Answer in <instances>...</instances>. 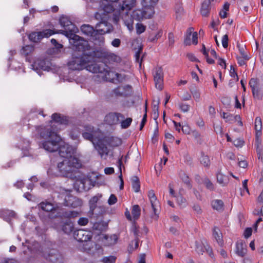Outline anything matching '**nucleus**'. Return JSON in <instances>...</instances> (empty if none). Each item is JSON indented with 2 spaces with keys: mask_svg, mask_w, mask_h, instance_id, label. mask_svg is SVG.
Returning a JSON list of instances; mask_svg holds the SVG:
<instances>
[{
  "mask_svg": "<svg viewBox=\"0 0 263 263\" xmlns=\"http://www.w3.org/2000/svg\"><path fill=\"white\" fill-rule=\"evenodd\" d=\"M70 43L73 45L74 51L71 60L67 63L69 69L81 70L86 68L92 73H109L106 65L104 63H92L96 59H104L107 55V50L103 48H92L88 42L78 35L71 34Z\"/></svg>",
  "mask_w": 263,
  "mask_h": 263,
  "instance_id": "obj_1",
  "label": "nucleus"
},
{
  "mask_svg": "<svg viewBox=\"0 0 263 263\" xmlns=\"http://www.w3.org/2000/svg\"><path fill=\"white\" fill-rule=\"evenodd\" d=\"M35 128L40 137L47 140L40 144V147L49 152L59 151V154L65 159H72L77 158L74 155L76 149L72 146L65 143L61 138L57 134L53 126L43 127L36 126Z\"/></svg>",
  "mask_w": 263,
  "mask_h": 263,
  "instance_id": "obj_2",
  "label": "nucleus"
},
{
  "mask_svg": "<svg viewBox=\"0 0 263 263\" xmlns=\"http://www.w3.org/2000/svg\"><path fill=\"white\" fill-rule=\"evenodd\" d=\"M136 3V0H101L100 7L107 14L114 12L112 21L117 24L120 20L121 12L130 10Z\"/></svg>",
  "mask_w": 263,
  "mask_h": 263,
  "instance_id": "obj_3",
  "label": "nucleus"
},
{
  "mask_svg": "<svg viewBox=\"0 0 263 263\" xmlns=\"http://www.w3.org/2000/svg\"><path fill=\"white\" fill-rule=\"evenodd\" d=\"M60 24L65 28L66 30L69 31V33L62 30H54L50 29H44L41 31H32L28 35L29 40L34 43H39L44 38H48L51 35L55 33H61L66 35L70 39L72 32V28L70 26H74L73 24L69 18L64 15L60 17L59 20Z\"/></svg>",
  "mask_w": 263,
  "mask_h": 263,
  "instance_id": "obj_4",
  "label": "nucleus"
},
{
  "mask_svg": "<svg viewBox=\"0 0 263 263\" xmlns=\"http://www.w3.org/2000/svg\"><path fill=\"white\" fill-rule=\"evenodd\" d=\"M81 165L78 158H73L72 159H64L58 163L57 167L63 176L76 179L78 177V168Z\"/></svg>",
  "mask_w": 263,
  "mask_h": 263,
  "instance_id": "obj_5",
  "label": "nucleus"
},
{
  "mask_svg": "<svg viewBox=\"0 0 263 263\" xmlns=\"http://www.w3.org/2000/svg\"><path fill=\"white\" fill-rule=\"evenodd\" d=\"M80 213L75 211H70L61 207L56 206L54 211L49 214V217L51 219L60 218H74L78 217Z\"/></svg>",
  "mask_w": 263,
  "mask_h": 263,
  "instance_id": "obj_6",
  "label": "nucleus"
},
{
  "mask_svg": "<svg viewBox=\"0 0 263 263\" xmlns=\"http://www.w3.org/2000/svg\"><path fill=\"white\" fill-rule=\"evenodd\" d=\"M106 24V27L107 28L106 29L104 28H98V29H96L90 37V39L92 40L96 45H98L100 46H103L104 44L105 39L103 36V34L105 33H110L114 29V27L112 24H108L105 23Z\"/></svg>",
  "mask_w": 263,
  "mask_h": 263,
  "instance_id": "obj_7",
  "label": "nucleus"
},
{
  "mask_svg": "<svg viewBox=\"0 0 263 263\" xmlns=\"http://www.w3.org/2000/svg\"><path fill=\"white\" fill-rule=\"evenodd\" d=\"M152 9H148L145 6H143L142 9H136L132 11L130 16H129L133 21H141L144 19H149L154 15Z\"/></svg>",
  "mask_w": 263,
  "mask_h": 263,
  "instance_id": "obj_8",
  "label": "nucleus"
},
{
  "mask_svg": "<svg viewBox=\"0 0 263 263\" xmlns=\"http://www.w3.org/2000/svg\"><path fill=\"white\" fill-rule=\"evenodd\" d=\"M253 96L255 99L261 100L263 95V89L257 78H251L249 81Z\"/></svg>",
  "mask_w": 263,
  "mask_h": 263,
  "instance_id": "obj_9",
  "label": "nucleus"
},
{
  "mask_svg": "<svg viewBox=\"0 0 263 263\" xmlns=\"http://www.w3.org/2000/svg\"><path fill=\"white\" fill-rule=\"evenodd\" d=\"M51 65L52 64L51 62L47 59H38L32 64L33 69L40 75H41V73H40L41 70L49 71L51 69Z\"/></svg>",
  "mask_w": 263,
  "mask_h": 263,
  "instance_id": "obj_10",
  "label": "nucleus"
},
{
  "mask_svg": "<svg viewBox=\"0 0 263 263\" xmlns=\"http://www.w3.org/2000/svg\"><path fill=\"white\" fill-rule=\"evenodd\" d=\"M74 238L79 242H83L90 241L92 237V233L90 231L80 229L74 231Z\"/></svg>",
  "mask_w": 263,
  "mask_h": 263,
  "instance_id": "obj_11",
  "label": "nucleus"
},
{
  "mask_svg": "<svg viewBox=\"0 0 263 263\" xmlns=\"http://www.w3.org/2000/svg\"><path fill=\"white\" fill-rule=\"evenodd\" d=\"M124 119V116L119 112H111L105 116L104 121L109 125H115L119 123L120 119Z\"/></svg>",
  "mask_w": 263,
  "mask_h": 263,
  "instance_id": "obj_12",
  "label": "nucleus"
},
{
  "mask_svg": "<svg viewBox=\"0 0 263 263\" xmlns=\"http://www.w3.org/2000/svg\"><path fill=\"white\" fill-rule=\"evenodd\" d=\"M63 204L66 206L76 208L81 206L82 201L76 196H73L70 194L65 195Z\"/></svg>",
  "mask_w": 263,
  "mask_h": 263,
  "instance_id": "obj_13",
  "label": "nucleus"
},
{
  "mask_svg": "<svg viewBox=\"0 0 263 263\" xmlns=\"http://www.w3.org/2000/svg\"><path fill=\"white\" fill-rule=\"evenodd\" d=\"M156 87L160 90L163 88V72L161 67H156L154 74Z\"/></svg>",
  "mask_w": 263,
  "mask_h": 263,
  "instance_id": "obj_14",
  "label": "nucleus"
},
{
  "mask_svg": "<svg viewBox=\"0 0 263 263\" xmlns=\"http://www.w3.org/2000/svg\"><path fill=\"white\" fill-rule=\"evenodd\" d=\"M93 145L102 158L104 155L107 156L108 155L109 149L104 143V139L98 138L95 144H93Z\"/></svg>",
  "mask_w": 263,
  "mask_h": 263,
  "instance_id": "obj_15",
  "label": "nucleus"
},
{
  "mask_svg": "<svg viewBox=\"0 0 263 263\" xmlns=\"http://www.w3.org/2000/svg\"><path fill=\"white\" fill-rule=\"evenodd\" d=\"M70 218L66 219L61 222V230L66 234H70L72 232H74V227L73 222L70 220Z\"/></svg>",
  "mask_w": 263,
  "mask_h": 263,
  "instance_id": "obj_16",
  "label": "nucleus"
},
{
  "mask_svg": "<svg viewBox=\"0 0 263 263\" xmlns=\"http://www.w3.org/2000/svg\"><path fill=\"white\" fill-rule=\"evenodd\" d=\"M95 17L96 19L100 20V22L97 24L96 28H100L102 26L106 27V24H105V23L107 24V25L111 24L107 22V20L109 17L108 15L106 12H105L104 11L102 13H100L99 12L96 13L95 14Z\"/></svg>",
  "mask_w": 263,
  "mask_h": 263,
  "instance_id": "obj_17",
  "label": "nucleus"
},
{
  "mask_svg": "<svg viewBox=\"0 0 263 263\" xmlns=\"http://www.w3.org/2000/svg\"><path fill=\"white\" fill-rule=\"evenodd\" d=\"M52 120L56 123L62 125H68L69 124V118L62 115L59 113H54L51 116Z\"/></svg>",
  "mask_w": 263,
  "mask_h": 263,
  "instance_id": "obj_18",
  "label": "nucleus"
},
{
  "mask_svg": "<svg viewBox=\"0 0 263 263\" xmlns=\"http://www.w3.org/2000/svg\"><path fill=\"white\" fill-rule=\"evenodd\" d=\"M211 0H204L202 3L200 13L203 16L208 17L209 15L211 9Z\"/></svg>",
  "mask_w": 263,
  "mask_h": 263,
  "instance_id": "obj_19",
  "label": "nucleus"
},
{
  "mask_svg": "<svg viewBox=\"0 0 263 263\" xmlns=\"http://www.w3.org/2000/svg\"><path fill=\"white\" fill-rule=\"evenodd\" d=\"M39 208L43 211L50 212V213H52L55 209V206L53 204L47 201L41 202L39 204Z\"/></svg>",
  "mask_w": 263,
  "mask_h": 263,
  "instance_id": "obj_20",
  "label": "nucleus"
},
{
  "mask_svg": "<svg viewBox=\"0 0 263 263\" xmlns=\"http://www.w3.org/2000/svg\"><path fill=\"white\" fill-rule=\"evenodd\" d=\"M96 30L92 26L88 24H83L81 27V30L83 33L90 37L94 33Z\"/></svg>",
  "mask_w": 263,
  "mask_h": 263,
  "instance_id": "obj_21",
  "label": "nucleus"
},
{
  "mask_svg": "<svg viewBox=\"0 0 263 263\" xmlns=\"http://www.w3.org/2000/svg\"><path fill=\"white\" fill-rule=\"evenodd\" d=\"M213 235L217 243L222 247L223 245L222 233L219 229L217 227H214L213 231Z\"/></svg>",
  "mask_w": 263,
  "mask_h": 263,
  "instance_id": "obj_22",
  "label": "nucleus"
},
{
  "mask_svg": "<svg viewBox=\"0 0 263 263\" xmlns=\"http://www.w3.org/2000/svg\"><path fill=\"white\" fill-rule=\"evenodd\" d=\"M107 212V208L103 206H97L94 209L89 211L92 215H95L97 217L103 215Z\"/></svg>",
  "mask_w": 263,
  "mask_h": 263,
  "instance_id": "obj_23",
  "label": "nucleus"
},
{
  "mask_svg": "<svg viewBox=\"0 0 263 263\" xmlns=\"http://www.w3.org/2000/svg\"><path fill=\"white\" fill-rule=\"evenodd\" d=\"M46 259L51 263H61V256L58 252L55 253H49Z\"/></svg>",
  "mask_w": 263,
  "mask_h": 263,
  "instance_id": "obj_24",
  "label": "nucleus"
},
{
  "mask_svg": "<svg viewBox=\"0 0 263 263\" xmlns=\"http://www.w3.org/2000/svg\"><path fill=\"white\" fill-rule=\"evenodd\" d=\"M242 241L236 243V253L240 257H244L247 253V250Z\"/></svg>",
  "mask_w": 263,
  "mask_h": 263,
  "instance_id": "obj_25",
  "label": "nucleus"
},
{
  "mask_svg": "<svg viewBox=\"0 0 263 263\" xmlns=\"http://www.w3.org/2000/svg\"><path fill=\"white\" fill-rule=\"evenodd\" d=\"M159 0H143V6L148 9H152L153 13H155V6L157 4Z\"/></svg>",
  "mask_w": 263,
  "mask_h": 263,
  "instance_id": "obj_26",
  "label": "nucleus"
},
{
  "mask_svg": "<svg viewBox=\"0 0 263 263\" xmlns=\"http://www.w3.org/2000/svg\"><path fill=\"white\" fill-rule=\"evenodd\" d=\"M179 177L181 180L186 184V186L191 189L192 185L191 183V180L187 174L183 171H181L179 173Z\"/></svg>",
  "mask_w": 263,
  "mask_h": 263,
  "instance_id": "obj_27",
  "label": "nucleus"
},
{
  "mask_svg": "<svg viewBox=\"0 0 263 263\" xmlns=\"http://www.w3.org/2000/svg\"><path fill=\"white\" fill-rule=\"evenodd\" d=\"M132 187L135 192H138L140 190V182L137 176H133L131 178Z\"/></svg>",
  "mask_w": 263,
  "mask_h": 263,
  "instance_id": "obj_28",
  "label": "nucleus"
},
{
  "mask_svg": "<svg viewBox=\"0 0 263 263\" xmlns=\"http://www.w3.org/2000/svg\"><path fill=\"white\" fill-rule=\"evenodd\" d=\"M103 239L107 241L106 242L108 246L114 245L117 242L118 237L117 235H112L110 236L106 234H104L103 236Z\"/></svg>",
  "mask_w": 263,
  "mask_h": 263,
  "instance_id": "obj_29",
  "label": "nucleus"
},
{
  "mask_svg": "<svg viewBox=\"0 0 263 263\" xmlns=\"http://www.w3.org/2000/svg\"><path fill=\"white\" fill-rule=\"evenodd\" d=\"M82 136L85 139L91 141L93 143V144H95V142L98 139V138L96 137V134H93L88 132L83 133Z\"/></svg>",
  "mask_w": 263,
  "mask_h": 263,
  "instance_id": "obj_30",
  "label": "nucleus"
},
{
  "mask_svg": "<svg viewBox=\"0 0 263 263\" xmlns=\"http://www.w3.org/2000/svg\"><path fill=\"white\" fill-rule=\"evenodd\" d=\"M132 214L135 220L139 218L141 214V209L139 205L135 204L132 206Z\"/></svg>",
  "mask_w": 263,
  "mask_h": 263,
  "instance_id": "obj_31",
  "label": "nucleus"
},
{
  "mask_svg": "<svg viewBox=\"0 0 263 263\" xmlns=\"http://www.w3.org/2000/svg\"><path fill=\"white\" fill-rule=\"evenodd\" d=\"M200 163L205 167H209L210 166V160L208 155H204V153H201V157L200 158Z\"/></svg>",
  "mask_w": 263,
  "mask_h": 263,
  "instance_id": "obj_32",
  "label": "nucleus"
},
{
  "mask_svg": "<svg viewBox=\"0 0 263 263\" xmlns=\"http://www.w3.org/2000/svg\"><path fill=\"white\" fill-rule=\"evenodd\" d=\"M105 59L108 60L109 62H114L116 63H120L121 61V59L119 56L116 54L107 51V55Z\"/></svg>",
  "mask_w": 263,
  "mask_h": 263,
  "instance_id": "obj_33",
  "label": "nucleus"
},
{
  "mask_svg": "<svg viewBox=\"0 0 263 263\" xmlns=\"http://www.w3.org/2000/svg\"><path fill=\"white\" fill-rule=\"evenodd\" d=\"M212 206L214 209L217 211L223 210V202L221 200H215L212 202Z\"/></svg>",
  "mask_w": 263,
  "mask_h": 263,
  "instance_id": "obj_34",
  "label": "nucleus"
},
{
  "mask_svg": "<svg viewBox=\"0 0 263 263\" xmlns=\"http://www.w3.org/2000/svg\"><path fill=\"white\" fill-rule=\"evenodd\" d=\"M139 227L137 225V222L135 221H134L132 223V227L130 229V231H131V232H132L133 233L135 238H136L137 239L138 238H139V237L140 236V231H139Z\"/></svg>",
  "mask_w": 263,
  "mask_h": 263,
  "instance_id": "obj_35",
  "label": "nucleus"
},
{
  "mask_svg": "<svg viewBox=\"0 0 263 263\" xmlns=\"http://www.w3.org/2000/svg\"><path fill=\"white\" fill-rule=\"evenodd\" d=\"M195 250L198 254L202 255L204 252L205 246L203 242H200L198 241H195Z\"/></svg>",
  "mask_w": 263,
  "mask_h": 263,
  "instance_id": "obj_36",
  "label": "nucleus"
},
{
  "mask_svg": "<svg viewBox=\"0 0 263 263\" xmlns=\"http://www.w3.org/2000/svg\"><path fill=\"white\" fill-rule=\"evenodd\" d=\"M108 227V223L106 222H96L93 225V228L101 231H105Z\"/></svg>",
  "mask_w": 263,
  "mask_h": 263,
  "instance_id": "obj_37",
  "label": "nucleus"
},
{
  "mask_svg": "<svg viewBox=\"0 0 263 263\" xmlns=\"http://www.w3.org/2000/svg\"><path fill=\"white\" fill-rule=\"evenodd\" d=\"M34 50V46L33 45H27L26 46L23 47L21 52V54L27 56L31 53Z\"/></svg>",
  "mask_w": 263,
  "mask_h": 263,
  "instance_id": "obj_38",
  "label": "nucleus"
},
{
  "mask_svg": "<svg viewBox=\"0 0 263 263\" xmlns=\"http://www.w3.org/2000/svg\"><path fill=\"white\" fill-rule=\"evenodd\" d=\"M106 142H108L109 144L112 146H117L121 144V140L120 139L115 138L113 137H108L107 140H106Z\"/></svg>",
  "mask_w": 263,
  "mask_h": 263,
  "instance_id": "obj_39",
  "label": "nucleus"
},
{
  "mask_svg": "<svg viewBox=\"0 0 263 263\" xmlns=\"http://www.w3.org/2000/svg\"><path fill=\"white\" fill-rule=\"evenodd\" d=\"M217 182L222 185L226 184L228 182V178L227 176L223 175L220 173L217 174Z\"/></svg>",
  "mask_w": 263,
  "mask_h": 263,
  "instance_id": "obj_40",
  "label": "nucleus"
},
{
  "mask_svg": "<svg viewBox=\"0 0 263 263\" xmlns=\"http://www.w3.org/2000/svg\"><path fill=\"white\" fill-rule=\"evenodd\" d=\"M159 99L157 101L156 104L153 105V119L157 121L158 118L159 117Z\"/></svg>",
  "mask_w": 263,
  "mask_h": 263,
  "instance_id": "obj_41",
  "label": "nucleus"
},
{
  "mask_svg": "<svg viewBox=\"0 0 263 263\" xmlns=\"http://www.w3.org/2000/svg\"><path fill=\"white\" fill-rule=\"evenodd\" d=\"M112 96L114 95L116 97H125L124 91L122 90V87L118 86L112 90Z\"/></svg>",
  "mask_w": 263,
  "mask_h": 263,
  "instance_id": "obj_42",
  "label": "nucleus"
},
{
  "mask_svg": "<svg viewBox=\"0 0 263 263\" xmlns=\"http://www.w3.org/2000/svg\"><path fill=\"white\" fill-rule=\"evenodd\" d=\"M118 165H119V171L120 172V175L119 176V178L120 180V190H123V187H124V181H123V179L122 177V172H121V165L122 164V158H120L118 160Z\"/></svg>",
  "mask_w": 263,
  "mask_h": 263,
  "instance_id": "obj_43",
  "label": "nucleus"
},
{
  "mask_svg": "<svg viewBox=\"0 0 263 263\" xmlns=\"http://www.w3.org/2000/svg\"><path fill=\"white\" fill-rule=\"evenodd\" d=\"M102 197L101 195H100V196H95L89 200V203L90 210H91L92 209H94V208L97 206V203L99 200V197Z\"/></svg>",
  "mask_w": 263,
  "mask_h": 263,
  "instance_id": "obj_44",
  "label": "nucleus"
},
{
  "mask_svg": "<svg viewBox=\"0 0 263 263\" xmlns=\"http://www.w3.org/2000/svg\"><path fill=\"white\" fill-rule=\"evenodd\" d=\"M122 90L124 91L125 97L130 96L133 93V88L129 85L122 87Z\"/></svg>",
  "mask_w": 263,
  "mask_h": 263,
  "instance_id": "obj_45",
  "label": "nucleus"
},
{
  "mask_svg": "<svg viewBox=\"0 0 263 263\" xmlns=\"http://www.w3.org/2000/svg\"><path fill=\"white\" fill-rule=\"evenodd\" d=\"M133 119L131 118H127L125 120L122 119V121L120 122L121 128L123 129H126L128 128L131 124Z\"/></svg>",
  "mask_w": 263,
  "mask_h": 263,
  "instance_id": "obj_46",
  "label": "nucleus"
},
{
  "mask_svg": "<svg viewBox=\"0 0 263 263\" xmlns=\"http://www.w3.org/2000/svg\"><path fill=\"white\" fill-rule=\"evenodd\" d=\"M237 47H238L239 52L242 56V58L245 60L248 61L250 59V57L245 53V46H241L239 44H237Z\"/></svg>",
  "mask_w": 263,
  "mask_h": 263,
  "instance_id": "obj_47",
  "label": "nucleus"
},
{
  "mask_svg": "<svg viewBox=\"0 0 263 263\" xmlns=\"http://www.w3.org/2000/svg\"><path fill=\"white\" fill-rule=\"evenodd\" d=\"M152 208L153 210L154 213L156 216H157V217H158V214L157 213V209L156 208L157 205V203H158V201H157V197L155 196V197H152L149 199Z\"/></svg>",
  "mask_w": 263,
  "mask_h": 263,
  "instance_id": "obj_48",
  "label": "nucleus"
},
{
  "mask_svg": "<svg viewBox=\"0 0 263 263\" xmlns=\"http://www.w3.org/2000/svg\"><path fill=\"white\" fill-rule=\"evenodd\" d=\"M175 9V12L176 13L177 18H178V16H180L181 15H182L183 14V8L181 4L178 3H177L176 4Z\"/></svg>",
  "mask_w": 263,
  "mask_h": 263,
  "instance_id": "obj_49",
  "label": "nucleus"
},
{
  "mask_svg": "<svg viewBox=\"0 0 263 263\" xmlns=\"http://www.w3.org/2000/svg\"><path fill=\"white\" fill-rule=\"evenodd\" d=\"M262 128L261 119L260 117H257L255 120V129L256 131H261Z\"/></svg>",
  "mask_w": 263,
  "mask_h": 263,
  "instance_id": "obj_50",
  "label": "nucleus"
},
{
  "mask_svg": "<svg viewBox=\"0 0 263 263\" xmlns=\"http://www.w3.org/2000/svg\"><path fill=\"white\" fill-rule=\"evenodd\" d=\"M202 182L205 184L206 187L210 190H213L214 186L212 182L208 178H205L203 180Z\"/></svg>",
  "mask_w": 263,
  "mask_h": 263,
  "instance_id": "obj_51",
  "label": "nucleus"
},
{
  "mask_svg": "<svg viewBox=\"0 0 263 263\" xmlns=\"http://www.w3.org/2000/svg\"><path fill=\"white\" fill-rule=\"evenodd\" d=\"M162 35V31L159 30L156 34L154 35H151L149 37L148 40L151 42H154L157 40H158L159 38L161 37Z\"/></svg>",
  "mask_w": 263,
  "mask_h": 263,
  "instance_id": "obj_52",
  "label": "nucleus"
},
{
  "mask_svg": "<svg viewBox=\"0 0 263 263\" xmlns=\"http://www.w3.org/2000/svg\"><path fill=\"white\" fill-rule=\"evenodd\" d=\"M136 32L138 34L144 32L146 29V26L141 23H137L136 25Z\"/></svg>",
  "mask_w": 263,
  "mask_h": 263,
  "instance_id": "obj_53",
  "label": "nucleus"
},
{
  "mask_svg": "<svg viewBox=\"0 0 263 263\" xmlns=\"http://www.w3.org/2000/svg\"><path fill=\"white\" fill-rule=\"evenodd\" d=\"M116 260V257L111 255L108 257H104L102 261L104 263H115Z\"/></svg>",
  "mask_w": 263,
  "mask_h": 263,
  "instance_id": "obj_54",
  "label": "nucleus"
},
{
  "mask_svg": "<svg viewBox=\"0 0 263 263\" xmlns=\"http://www.w3.org/2000/svg\"><path fill=\"white\" fill-rule=\"evenodd\" d=\"M127 17L129 19H127V17H125V18L124 19V23L127 26V28L129 30H132L133 29V24H134V21L132 20L129 17V16L127 15Z\"/></svg>",
  "mask_w": 263,
  "mask_h": 263,
  "instance_id": "obj_55",
  "label": "nucleus"
},
{
  "mask_svg": "<svg viewBox=\"0 0 263 263\" xmlns=\"http://www.w3.org/2000/svg\"><path fill=\"white\" fill-rule=\"evenodd\" d=\"M221 102L226 107H229L231 105V98L227 96H223L221 98Z\"/></svg>",
  "mask_w": 263,
  "mask_h": 263,
  "instance_id": "obj_56",
  "label": "nucleus"
},
{
  "mask_svg": "<svg viewBox=\"0 0 263 263\" xmlns=\"http://www.w3.org/2000/svg\"><path fill=\"white\" fill-rule=\"evenodd\" d=\"M83 247L81 250L84 252H89L91 250V249L92 248V243L86 242H83Z\"/></svg>",
  "mask_w": 263,
  "mask_h": 263,
  "instance_id": "obj_57",
  "label": "nucleus"
},
{
  "mask_svg": "<svg viewBox=\"0 0 263 263\" xmlns=\"http://www.w3.org/2000/svg\"><path fill=\"white\" fill-rule=\"evenodd\" d=\"M191 92L196 101H199L200 97V94L199 91L196 89H191Z\"/></svg>",
  "mask_w": 263,
  "mask_h": 263,
  "instance_id": "obj_58",
  "label": "nucleus"
},
{
  "mask_svg": "<svg viewBox=\"0 0 263 263\" xmlns=\"http://www.w3.org/2000/svg\"><path fill=\"white\" fill-rule=\"evenodd\" d=\"M230 75L231 77L235 78L236 77V82L238 81L239 78L237 75V73L236 72L235 69L234 68L233 65L231 66V69L230 70Z\"/></svg>",
  "mask_w": 263,
  "mask_h": 263,
  "instance_id": "obj_59",
  "label": "nucleus"
},
{
  "mask_svg": "<svg viewBox=\"0 0 263 263\" xmlns=\"http://www.w3.org/2000/svg\"><path fill=\"white\" fill-rule=\"evenodd\" d=\"M69 136L73 140H77L79 136V132L76 129H73L70 131Z\"/></svg>",
  "mask_w": 263,
  "mask_h": 263,
  "instance_id": "obj_60",
  "label": "nucleus"
},
{
  "mask_svg": "<svg viewBox=\"0 0 263 263\" xmlns=\"http://www.w3.org/2000/svg\"><path fill=\"white\" fill-rule=\"evenodd\" d=\"M117 202V198L114 194H111L108 200V203L109 205H112Z\"/></svg>",
  "mask_w": 263,
  "mask_h": 263,
  "instance_id": "obj_61",
  "label": "nucleus"
},
{
  "mask_svg": "<svg viewBox=\"0 0 263 263\" xmlns=\"http://www.w3.org/2000/svg\"><path fill=\"white\" fill-rule=\"evenodd\" d=\"M204 250L212 258H214V254L213 253L212 248L210 246L208 245L205 246Z\"/></svg>",
  "mask_w": 263,
  "mask_h": 263,
  "instance_id": "obj_62",
  "label": "nucleus"
},
{
  "mask_svg": "<svg viewBox=\"0 0 263 263\" xmlns=\"http://www.w3.org/2000/svg\"><path fill=\"white\" fill-rule=\"evenodd\" d=\"M228 35L227 34L224 35L222 39V44L224 48H227L228 47Z\"/></svg>",
  "mask_w": 263,
  "mask_h": 263,
  "instance_id": "obj_63",
  "label": "nucleus"
},
{
  "mask_svg": "<svg viewBox=\"0 0 263 263\" xmlns=\"http://www.w3.org/2000/svg\"><path fill=\"white\" fill-rule=\"evenodd\" d=\"M244 142H245L242 139L238 138L233 141V144L236 147H241L243 145Z\"/></svg>",
  "mask_w": 263,
  "mask_h": 263,
  "instance_id": "obj_64",
  "label": "nucleus"
}]
</instances>
